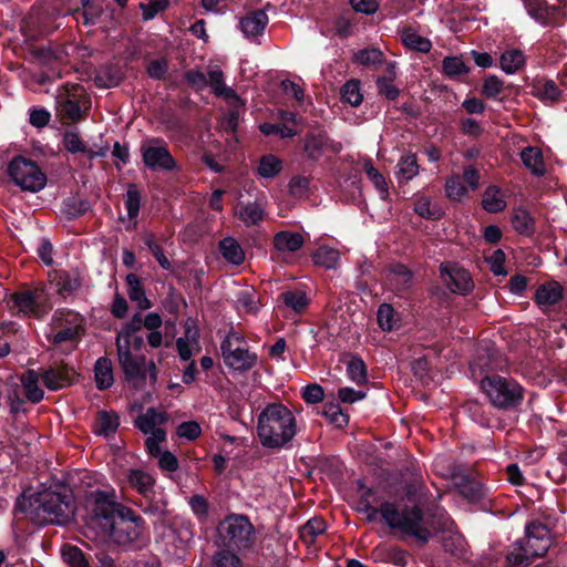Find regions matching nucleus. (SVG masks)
Listing matches in <instances>:
<instances>
[{
    "label": "nucleus",
    "instance_id": "79ce46f5",
    "mask_svg": "<svg viewBox=\"0 0 567 567\" xmlns=\"http://www.w3.org/2000/svg\"><path fill=\"white\" fill-rule=\"evenodd\" d=\"M498 193L499 190L495 186H488L484 192L482 206L486 212L498 213L505 208L506 204L502 197L498 196Z\"/></svg>",
    "mask_w": 567,
    "mask_h": 567
},
{
    "label": "nucleus",
    "instance_id": "de8ad7c7",
    "mask_svg": "<svg viewBox=\"0 0 567 567\" xmlns=\"http://www.w3.org/2000/svg\"><path fill=\"white\" fill-rule=\"evenodd\" d=\"M363 169L369 179L373 183L374 187L381 194V197L385 199L389 195V188L384 176L372 165L370 161L364 163Z\"/></svg>",
    "mask_w": 567,
    "mask_h": 567
},
{
    "label": "nucleus",
    "instance_id": "a211bd4d",
    "mask_svg": "<svg viewBox=\"0 0 567 567\" xmlns=\"http://www.w3.org/2000/svg\"><path fill=\"white\" fill-rule=\"evenodd\" d=\"M440 269L444 285L452 292L465 295L472 290L473 281L466 270L444 264L441 265Z\"/></svg>",
    "mask_w": 567,
    "mask_h": 567
},
{
    "label": "nucleus",
    "instance_id": "3c124183",
    "mask_svg": "<svg viewBox=\"0 0 567 567\" xmlns=\"http://www.w3.org/2000/svg\"><path fill=\"white\" fill-rule=\"evenodd\" d=\"M560 90L553 80L534 86L533 94L543 101L555 102L560 97Z\"/></svg>",
    "mask_w": 567,
    "mask_h": 567
},
{
    "label": "nucleus",
    "instance_id": "bf43d9fd",
    "mask_svg": "<svg viewBox=\"0 0 567 567\" xmlns=\"http://www.w3.org/2000/svg\"><path fill=\"white\" fill-rule=\"evenodd\" d=\"M504 91L503 81L496 75H488L485 78L482 94L487 99H497Z\"/></svg>",
    "mask_w": 567,
    "mask_h": 567
},
{
    "label": "nucleus",
    "instance_id": "680f3d73",
    "mask_svg": "<svg viewBox=\"0 0 567 567\" xmlns=\"http://www.w3.org/2000/svg\"><path fill=\"white\" fill-rule=\"evenodd\" d=\"M383 58L382 51L375 48L363 49L354 54V61L362 65H373L381 63Z\"/></svg>",
    "mask_w": 567,
    "mask_h": 567
},
{
    "label": "nucleus",
    "instance_id": "ddd939ff",
    "mask_svg": "<svg viewBox=\"0 0 567 567\" xmlns=\"http://www.w3.org/2000/svg\"><path fill=\"white\" fill-rule=\"evenodd\" d=\"M84 89L79 84H66L59 89L56 111L62 121L76 122L82 118Z\"/></svg>",
    "mask_w": 567,
    "mask_h": 567
},
{
    "label": "nucleus",
    "instance_id": "a19ab883",
    "mask_svg": "<svg viewBox=\"0 0 567 567\" xmlns=\"http://www.w3.org/2000/svg\"><path fill=\"white\" fill-rule=\"evenodd\" d=\"M341 101L349 103L352 106H358L362 102V94L360 92V81L351 79L347 81L340 89Z\"/></svg>",
    "mask_w": 567,
    "mask_h": 567
},
{
    "label": "nucleus",
    "instance_id": "c756f323",
    "mask_svg": "<svg viewBox=\"0 0 567 567\" xmlns=\"http://www.w3.org/2000/svg\"><path fill=\"white\" fill-rule=\"evenodd\" d=\"M126 284L128 286L127 295L130 299L136 302L141 310H146L152 307L151 301L145 296V290L137 275L128 274L126 276Z\"/></svg>",
    "mask_w": 567,
    "mask_h": 567
},
{
    "label": "nucleus",
    "instance_id": "4468645a",
    "mask_svg": "<svg viewBox=\"0 0 567 567\" xmlns=\"http://www.w3.org/2000/svg\"><path fill=\"white\" fill-rule=\"evenodd\" d=\"M45 300L43 288L28 289L10 296V309L27 316L40 317Z\"/></svg>",
    "mask_w": 567,
    "mask_h": 567
},
{
    "label": "nucleus",
    "instance_id": "2f4dec72",
    "mask_svg": "<svg viewBox=\"0 0 567 567\" xmlns=\"http://www.w3.org/2000/svg\"><path fill=\"white\" fill-rule=\"evenodd\" d=\"M390 281L396 290L405 291L410 289L413 282V272L402 264L393 265L389 272Z\"/></svg>",
    "mask_w": 567,
    "mask_h": 567
},
{
    "label": "nucleus",
    "instance_id": "a18cd8bd",
    "mask_svg": "<svg viewBox=\"0 0 567 567\" xmlns=\"http://www.w3.org/2000/svg\"><path fill=\"white\" fill-rule=\"evenodd\" d=\"M348 377L357 384L367 382V365L359 357H351L347 363Z\"/></svg>",
    "mask_w": 567,
    "mask_h": 567
},
{
    "label": "nucleus",
    "instance_id": "393cba45",
    "mask_svg": "<svg viewBox=\"0 0 567 567\" xmlns=\"http://www.w3.org/2000/svg\"><path fill=\"white\" fill-rule=\"evenodd\" d=\"M268 23V16L262 10H256L240 20V28L247 37H257L262 33Z\"/></svg>",
    "mask_w": 567,
    "mask_h": 567
},
{
    "label": "nucleus",
    "instance_id": "c85d7f7f",
    "mask_svg": "<svg viewBox=\"0 0 567 567\" xmlns=\"http://www.w3.org/2000/svg\"><path fill=\"white\" fill-rule=\"evenodd\" d=\"M520 158L525 167L528 168L533 175L543 176L545 174L543 154L537 147H525L520 152Z\"/></svg>",
    "mask_w": 567,
    "mask_h": 567
},
{
    "label": "nucleus",
    "instance_id": "2eb2a0df",
    "mask_svg": "<svg viewBox=\"0 0 567 567\" xmlns=\"http://www.w3.org/2000/svg\"><path fill=\"white\" fill-rule=\"evenodd\" d=\"M266 207L267 198L262 193L256 194L254 200H244L243 195H240L235 208V215L245 226H256L264 220Z\"/></svg>",
    "mask_w": 567,
    "mask_h": 567
},
{
    "label": "nucleus",
    "instance_id": "1a4fd4ad",
    "mask_svg": "<svg viewBox=\"0 0 567 567\" xmlns=\"http://www.w3.org/2000/svg\"><path fill=\"white\" fill-rule=\"evenodd\" d=\"M225 364L236 371L245 372L257 363V354L246 347L245 338L231 330L220 343Z\"/></svg>",
    "mask_w": 567,
    "mask_h": 567
},
{
    "label": "nucleus",
    "instance_id": "37998d69",
    "mask_svg": "<svg viewBox=\"0 0 567 567\" xmlns=\"http://www.w3.org/2000/svg\"><path fill=\"white\" fill-rule=\"evenodd\" d=\"M280 299L288 308L298 313L302 312L309 303L307 295L300 290L285 291L280 295Z\"/></svg>",
    "mask_w": 567,
    "mask_h": 567
},
{
    "label": "nucleus",
    "instance_id": "4d7b16f0",
    "mask_svg": "<svg viewBox=\"0 0 567 567\" xmlns=\"http://www.w3.org/2000/svg\"><path fill=\"white\" fill-rule=\"evenodd\" d=\"M140 506L143 512L153 516H162L165 513L166 503L163 499H155V493L151 496H143Z\"/></svg>",
    "mask_w": 567,
    "mask_h": 567
},
{
    "label": "nucleus",
    "instance_id": "e433bc0d",
    "mask_svg": "<svg viewBox=\"0 0 567 567\" xmlns=\"http://www.w3.org/2000/svg\"><path fill=\"white\" fill-rule=\"evenodd\" d=\"M512 225L520 235L530 236L535 233V220L525 209H515L512 216Z\"/></svg>",
    "mask_w": 567,
    "mask_h": 567
},
{
    "label": "nucleus",
    "instance_id": "f704fd0d",
    "mask_svg": "<svg viewBox=\"0 0 567 567\" xmlns=\"http://www.w3.org/2000/svg\"><path fill=\"white\" fill-rule=\"evenodd\" d=\"M326 527L327 525L323 519L318 517L311 518L300 527L299 537L306 545H311L315 543L317 536L324 533Z\"/></svg>",
    "mask_w": 567,
    "mask_h": 567
},
{
    "label": "nucleus",
    "instance_id": "ea45409f",
    "mask_svg": "<svg viewBox=\"0 0 567 567\" xmlns=\"http://www.w3.org/2000/svg\"><path fill=\"white\" fill-rule=\"evenodd\" d=\"M340 259V254L337 249L330 247H319L313 254V261L316 265L327 269H334Z\"/></svg>",
    "mask_w": 567,
    "mask_h": 567
},
{
    "label": "nucleus",
    "instance_id": "72a5a7b5",
    "mask_svg": "<svg viewBox=\"0 0 567 567\" xmlns=\"http://www.w3.org/2000/svg\"><path fill=\"white\" fill-rule=\"evenodd\" d=\"M120 425L118 415L115 412L102 410L96 416V433L110 436L114 434Z\"/></svg>",
    "mask_w": 567,
    "mask_h": 567
},
{
    "label": "nucleus",
    "instance_id": "412c9836",
    "mask_svg": "<svg viewBox=\"0 0 567 567\" xmlns=\"http://www.w3.org/2000/svg\"><path fill=\"white\" fill-rule=\"evenodd\" d=\"M168 416L165 412L157 411L155 408H148L145 413L135 419V426L144 434H153L158 427L166 423Z\"/></svg>",
    "mask_w": 567,
    "mask_h": 567
},
{
    "label": "nucleus",
    "instance_id": "b1692460",
    "mask_svg": "<svg viewBox=\"0 0 567 567\" xmlns=\"http://www.w3.org/2000/svg\"><path fill=\"white\" fill-rule=\"evenodd\" d=\"M127 481L142 496H151L154 492L155 478L142 470H128Z\"/></svg>",
    "mask_w": 567,
    "mask_h": 567
},
{
    "label": "nucleus",
    "instance_id": "473e14b6",
    "mask_svg": "<svg viewBox=\"0 0 567 567\" xmlns=\"http://www.w3.org/2000/svg\"><path fill=\"white\" fill-rule=\"evenodd\" d=\"M402 43L417 52L426 53L431 50L432 43L429 39L419 35L412 28H404L401 34Z\"/></svg>",
    "mask_w": 567,
    "mask_h": 567
},
{
    "label": "nucleus",
    "instance_id": "69168bd1",
    "mask_svg": "<svg viewBox=\"0 0 567 567\" xmlns=\"http://www.w3.org/2000/svg\"><path fill=\"white\" fill-rule=\"evenodd\" d=\"M146 72L150 78L155 80H163L168 72V61L166 58L152 60L146 66Z\"/></svg>",
    "mask_w": 567,
    "mask_h": 567
},
{
    "label": "nucleus",
    "instance_id": "6e6552de",
    "mask_svg": "<svg viewBox=\"0 0 567 567\" xmlns=\"http://www.w3.org/2000/svg\"><path fill=\"white\" fill-rule=\"evenodd\" d=\"M481 388L491 403L503 410L514 409L523 401V388L513 379L501 375L485 377Z\"/></svg>",
    "mask_w": 567,
    "mask_h": 567
},
{
    "label": "nucleus",
    "instance_id": "39448f33",
    "mask_svg": "<svg viewBox=\"0 0 567 567\" xmlns=\"http://www.w3.org/2000/svg\"><path fill=\"white\" fill-rule=\"evenodd\" d=\"M550 546V530L546 525L533 522L526 526L525 538L513 544L506 561L512 567L528 566L532 558L544 556Z\"/></svg>",
    "mask_w": 567,
    "mask_h": 567
},
{
    "label": "nucleus",
    "instance_id": "f3484780",
    "mask_svg": "<svg viewBox=\"0 0 567 567\" xmlns=\"http://www.w3.org/2000/svg\"><path fill=\"white\" fill-rule=\"evenodd\" d=\"M528 13L544 25H558L563 11L558 6H549L546 0H524Z\"/></svg>",
    "mask_w": 567,
    "mask_h": 567
},
{
    "label": "nucleus",
    "instance_id": "cd10ccee",
    "mask_svg": "<svg viewBox=\"0 0 567 567\" xmlns=\"http://www.w3.org/2000/svg\"><path fill=\"white\" fill-rule=\"evenodd\" d=\"M40 373L34 370H28L21 377L24 394L27 399L32 403H39L44 395L43 390L38 385Z\"/></svg>",
    "mask_w": 567,
    "mask_h": 567
},
{
    "label": "nucleus",
    "instance_id": "0e129e2a",
    "mask_svg": "<svg viewBox=\"0 0 567 567\" xmlns=\"http://www.w3.org/2000/svg\"><path fill=\"white\" fill-rule=\"evenodd\" d=\"M445 192L449 198L460 200L462 196L465 195L466 188L463 185L462 178L456 175L447 178L445 183Z\"/></svg>",
    "mask_w": 567,
    "mask_h": 567
},
{
    "label": "nucleus",
    "instance_id": "6ab92c4d",
    "mask_svg": "<svg viewBox=\"0 0 567 567\" xmlns=\"http://www.w3.org/2000/svg\"><path fill=\"white\" fill-rule=\"evenodd\" d=\"M74 371L66 364L60 363L50 367L42 373L44 385L49 390H59L69 386L73 382Z\"/></svg>",
    "mask_w": 567,
    "mask_h": 567
},
{
    "label": "nucleus",
    "instance_id": "c03bdc74",
    "mask_svg": "<svg viewBox=\"0 0 567 567\" xmlns=\"http://www.w3.org/2000/svg\"><path fill=\"white\" fill-rule=\"evenodd\" d=\"M258 174L264 178H272L281 171V161L274 155H265L260 158Z\"/></svg>",
    "mask_w": 567,
    "mask_h": 567
},
{
    "label": "nucleus",
    "instance_id": "052dcab7",
    "mask_svg": "<svg viewBox=\"0 0 567 567\" xmlns=\"http://www.w3.org/2000/svg\"><path fill=\"white\" fill-rule=\"evenodd\" d=\"M395 311L389 303H382L378 309V322L382 330L390 331L395 324Z\"/></svg>",
    "mask_w": 567,
    "mask_h": 567
},
{
    "label": "nucleus",
    "instance_id": "e2e57ef3",
    "mask_svg": "<svg viewBox=\"0 0 567 567\" xmlns=\"http://www.w3.org/2000/svg\"><path fill=\"white\" fill-rule=\"evenodd\" d=\"M169 6L168 0H153L147 3H140L144 20H152L159 12L165 11Z\"/></svg>",
    "mask_w": 567,
    "mask_h": 567
},
{
    "label": "nucleus",
    "instance_id": "49530a36",
    "mask_svg": "<svg viewBox=\"0 0 567 567\" xmlns=\"http://www.w3.org/2000/svg\"><path fill=\"white\" fill-rule=\"evenodd\" d=\"M322 415L338 429L344 427L349 422L348 415L342 412L341 408L337 403L324 404Z\"/></svg>",
    "mask_w": 567,
    "mask_h": 567
},
{
    "label": "nucleus",
    "instance_id": "864d4df0",
    "mask_svg": "<svg viewBox=\"0 0 567 567\" xmlns=\"http://www.w3.org/2000/svg\"><path fill=\"white\" fill-rule=\"evenodd\" d=\"M62 556L70 567H89V563L82 550L75 546L66 545L62 548Z\"/></svg>",
    "mask_w": 567,
    "mask_h": 567
},
{
    "label": "nucleus",
    "instance_id": "a878e982",
    "mask_svg": "<svg viewBox=\"0 0 567 567\" xmlns=\"http://www.w3.org/2000/svg\"><path fill=\"white\" fill-rule=\"evenodd\" d=\"M305 240L299 233L279 231L274 236V246L279 251L295 252L299 250Z\"/></svg>",
    "mask_w": 567,
    "mask_h": 567
},
{
    "label": "nucleus",
    "instance_id": "4be33fe9",
    "mask_svg": "<svg viewBox=\"0 0 567 567\" xmlns=\"http://www.w3.org/2000/svg\"><path fill=\"white\" fill-rule=\"evenodd\" d=\"M563 298V287L557 281L540 285L535 293V301L540 307H549Z\"/></svg>",
    "mask_w": 567,
    "mask_h": 567
},
{
    "label": "nucleus",
    "instance_id": "13d9d810",
    "mask_svg": "<svg viewBox=\"0 0 567 567\" xmlns=\"http://www.w3.org/2000/svg\"><path fill=\"white\" fill-rule=\"evenodd\" d=\"M143 243L145 244V246L148 247L150 251L157 260V262L161 265V267L165 270H168L171 268V262L168 258L165 256L162 247L154 240L153 235L147 234L143 236Z\"/></svg>",
    "mask_w": 567,
    "mask_h": 567
},
{
    "label": "nucleus",
    "instance_id": "0eeeda50",
    "mask_svg": "<svg viewBox=\"0 0 567 567\" xmlns=\"http://www.w3.org/2000/svg\"><path fill=\"white\" fill-rule=\"evenodd\" d=\"M116 352L118 364L124 373V379L134 388H140L145 382L147 373L151 381L156 382L157 373L153 361L146 362L144 355H133L130 344H123L120 338H116Z\"/></svg>",
    "mask_w": 567,
    "mask_h": 567
},
{
    "label": "nucleus",
    "instance_id": "6e6d98bb",
    "mask_svg": "<svg viewBox=\"0 0 567 567\" xmlns=\"http://www.w3.org/2000/svg\"><path fill=\"white\" fill-rule=\"evenodd\" d=\"M144 327V319L140 312L135 313L117 334L123 344H130L131 337Z\"/></svg>",
    "mask_w": 567,
    "mask_h": 567
},
{
    "label": "nucleus",
    "instance_id": "20e7f679",
    "mask_svg": "<svg viewBox=\"0 0 567 567\" xmlns=\"http://www.w3.org/2000/svg\"><path fill=\"white\" fill-rule=\"evenodd\" d=\"M296 433V417L282 403L267 404L258 415L257 434L265 447L281 449Z\"/></svg>",
    "mask_w": 567,
    "mask_h": 567
},
{
    "label": "nucleus",
    "instance_id": "5701e85b",
    "mask_svg": "<svg viewBox=\"0 0 567 567\" xmlns=\"http://www.w3.org/2000/svg\"><path fill=\"white\" fill-rule=\"evenodd\" d=\"M63 145L68 152L72 153V154L82 153V154L86 155V157L89 159H93L95 157H103L106 153V150H100L99 152H95V151L87 148L84 141L75 132H65L64 133Z\"/></svg>",
    "mask_w": 567,
    "mask_h": 567
},
{
    "label": "nucleus",
    "instance_id": "603ef678",
    "mask_svg": "<svg viewBox=\"0 0 567 567\" xmlns=\"http://www.w3.org/2000/svg\"><path fill=\"white\" fill-rule=\"evenodd\" d=\"M443 72L445 75L450 78H455L457 75L464 74L468 72V68L463 62L460 56H446L442 62Z\"/></svg>",
    "mask_w": 567,
    "mask_h": 567
},
{
    "label": "nucleus",
    "instance_id": "f03ea898",
    "mask_svg": "<svg viewBox=\"0 0 567 567\" xmlns=\"http://www.w3.org/2000/svg\"><path fill=\"white\" fill-rule=\"evenodd\" d=\"M89 527L100 529L102 536L126 546L137 540L144 532V519L134 512L96 492Z\"/></svg>",
    "mask_w": 567,
    "mask_h": 567
},
{
    "label": "nucleus",
    "instance_id": "c9c22d12",
    "mask_svg": "<svg viewBox=\"0 0 567 567\" xmlns=\"http://www.w3.org/2000/svg\"><path fill=\"white\" fill-rule=\"evenodd\" d=\"M208 85L217 96L233 97L235 91L227 87L224 82V73L218 66L209 69L207 74Z\"/></svg>",
    "mask_w": 567,
    "mask_h": 567
},
{
    "label": "nucleus",
    "instance_id": "9d476101",
    "mask_svg": "<svg viewBox=\"0 0 567 567\" xmlns=\"http://www.w3.org/2000/svg\"><path fill=\"white\" fill-rule=\"evenodd\" d=\"M8 175L23 192L37 193L47 185V176L35 162L16 156L8 165Z\"/></svg>",
    "mask_w": 567,
    "mask_h": 567
},
{
    "label": "nucleus",
    "instance_id": "338daca9",
    "mask_svg": "<svg viewBox=\"0 0 567 567\" xmlns=\"http://www.w3.org/2000/svg\"><path fill=\"white\" fill-rule=\"evenodd\" d=\"M310 178L306 176H293L288 184L289 193L293 197H303L309 190Z\"/></svg>",
    "mask_w": 567,
    "mask_h": 567
},
{
    "label": "nucleus",
    "instance_id": "774afa93",
    "mask_svg": "<svg viewBox=\"0 0 567 567\" xmlns=\"http://www.w3.org/2000/svg\"><path fill=\"white\" fill-rule=\"evenodd\" d=\"M81 287V281L78 275L72 276L71 274L63 271L59 276V292L71 293Z\"/></svg>",
    "mask_w": 567,
    "mask_h": 567
},
{
    "label": "nucleus",
    "instance_id": "8fccbe9b",
    "mask_svg": "<svg viewBox=\"0 0 567 567\" xmlns=\"http://www.w3.org/2000/svg\"><path fill=\"white\" fill-rule=\"evenodd\" d=\"M141 192L135 184H130L125 196V208L130 218L137 217L141 208Z\"/></svg>",
    "mask_w": 567,
    "mask_h": 567
},
{
    "label": "nucleus",
    "instance_id": "f8f14e48",
    "mask_svg": "<svg viewBox=\"0 0 567 567\" xmlns=\"http://www.w3.org/2000/svg\"><path fill=\"white\" fill-rule=\"evenodd\" d=\"M83 318L70 310H58L52 318V328L55 333L49 340L54 344L72 341L78 342L84 334L85 328Z\"/></svg>",
    "mask_w": 567,
    "mask_h": 567
},
{
    "label": "nucleus",
    "instance_id": "09e8293b",
    "mask_svg": "<svg viewBox=\"0 0 567 567\" xmlns=\"http://www.w3.org/2000/svg\"><path fill=\"white\" fill-rule=\"evenodd\" d=\"M90 209V203L85 199L68 198L63 203V214L68 219H74L84 215Z\"/></svg>",
    "mask_w": 567,
    "mask_h": 567
},
{
    "label": "nucleus",
    "instance_id": "aec40b11",
    "mask_svg": "<svg viewBox=\"0 0 567 567\" xmlns=\"http://www.w3.org/2000/svg\"><path fill=\"white\" fill-rule=\"evenodd\" d=\"M454 485L458 493L470 502L480 501L483 495V486L468 474H455L453 476Z\"/></svg>",
    "mask_w": 567,
    "mask_h": 567
},
{
    "label": "nucleus",
    "instance_id": "4c0bfd02",
    "mask_svg": "<svg viewBox=\"0 0 567 567\" xmlns=\"http://www.w3.org/2000/svg\"><path fill=\"white\" fill-rule=\"evenodd\" d=\"M525 63L524 53L518 49L505 51L501 55V68L507 74L518 71Z\"/></svg>",
    "mask_w": 567,
    "mask_h": 567
},
{
    "label": "nucleus",
    "instance_id": "9b49d317",
    "mask_svg": "<svg viewBox=\"0 0 567 567\" xmlns=\"http://www.w3.org/2000/svg\"><path fill=\"white\" fill-rule=\"evenodd\" d=\"M143 164L153 172H173L177 164L166 142L158 137L144 141L141 145Z\"/></svg>",
    "mask_w": 567,
    "mask_h": 567
},
{
    "label": "nucleus",
    "instance_id": "7c9ffc66",
    "mask_svg": "<svg viewBox=\"0 0 567 567\" xmlns=\"http://www.w3.org/2000/svg\"><path fill=\"white\" fill-rule=\"evenodd\" d=\"M219 250L223 257L233 265L239 266L245 260L243 248L231 237H226L219 243Z\"/></svg>",
    "mask_w": 567,
    "mask_h": 567
},
{
    "label": "nucleus",
    "instance_id": "423d86ee",
    "mask_svg": "<svg viewBox=\"0 0 567 567\" xmlns=\"http://www.w3.org/2000/svg\"><path fill=\"white\" fill-rule=\"evenodd\" d=\"M223 545L230 549H249L255 544V527L249 518L241 514H230L217 528Z\"/></svg>",
    "mask_w": 567,
    "mask_h": 567
},
{
    "label": "nucleus",
    "instance_id": "dca6fc26",
    "mask_svg": "<svg viewBox=\"0 0 567 567\" xmlns=\"http://www.w3.org/2000/svg\"><path fill=\"white\" fill-rule=\"evenodd\" d=\"M340 145L331 141L323 131L307 133L303 140V153L312 162H318L326 152L338 153Z\"/></svg>",
    "mask_w": 567,
    "mask_h": 567
},
{
    "label": "nucleus",
    "instance_id": "5fc2aeb1",
    "mask_svg": "<svg viewBox=\"0 0 567 567\" xmlns=\"http://www.w3.org/2000/svg\"><path fill=\"white\" fill-rule=\"evenodd\" d=\"M213 567H241V560L230 548L223 549L214 555Z\"/></svg>",
    "mask_w": 567,
    "mask_h": 567
},
{
    "label": "nucleus",
    "instance_id": "bb28decb",
    "mask_svg": "<svg viewBox=\"0 0 567 567\" xmlns=\"http://www.w3.org/2000/svg\"><path fill=\"white\" fill-rule=\"evenodd\" d=\"M95 382L99 390H106L114 382L112 362L106 357L97 359L94 365Z\"/></svg>",
    "mask_w": 567,
    "mask_h": 567
},
{
    "label": "nucleus",
    "instance_id": "58836bf2",
    "mask_svg": "<svg viewBox=\"0 0 567 567\" xmlns=\"http://www.w3.org/2000/svg\"><path fill=\"white\" fill-rule=\"evenodd\" d=\"M398 178L400 182H409L419 173V164L415 154L403 155L398 163Z\"/></svg>",
    "mask_w": 567,
    "mask_h": 567
},
{
    "label": "nucleus",
    "instance_id": "f257e3e1",
    "mask_svg": "<svg viewBox=\"0 0 567 567\" xmlns=\"http://www.w3.org/2000/svg\"><path fill=\"white\" fill-rule=\"evenodd\" d=\"M364 513L369 523L379 517L384 524L400 533L402 539L413 538L421 547L425 546L437 533L449 530L452 520L447 513L439 507H425L421 504H398L382 502L379 507L358 508Z\"/></svg>",
    "mask_w": 567,
    "mask_h": 567
},
{
    "label": "nucleus",
    "instance_id": "7ed1b4c3",
    "mask_svg": "<svg viewBox=\"0 0 567 567\" xmlns=\"http://www.w3.org/2000/svg\"><path fill=\"white\" fill-rule=\"evenodd\" d=\"M14 512L24 514L39 526L65 525L74 517L75 504L72 492L65 486H59L55 489L40 491L28 498L24 496L18 498Z\"/></svg>",
    "mask_w": 567,
    "mask_h": 567
}]
</instances>
